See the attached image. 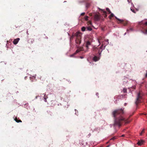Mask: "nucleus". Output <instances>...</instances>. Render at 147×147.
I'll use <instances>...</instances> for the list:
<instances>
[{"label":"nucleus","mask_w":147,"mask_h":147,"mask_svg":"<svg viewBox=\"0 0 147 147\" xmlns=\"http://www.w3.org/2000/svg\"><path fill=\"white\" fill-rule=\"evenodd\" d=\"M144 131H145V129H143L142 130V131L140 133V135H142V134L144 133Z\"/></svg>","instance_id":"nucleus-23"},{"label":"nucleus","mask_w":147,"mask_h":147,"mask_svg":"<svg viewBox=\"0 0 147 147\" xmlns=\"http://www.w3.org/2000/svg\"><path fill=\"white\" fill-rule=\"evenodd\" d=\"M91 42L90 40L88 41L86 43V47L87 49H88L89 46L91 45Z\"/></svg>","instance_id":"nucleus-10"},{"label":"nucleus","mask_w":147,"mask_h":147,"mask_svg":"<svg viewBox=\"0 0 147 147\" xmlns=\"http://www.w3.org/2000/svg\"><path fill=\"white\" fill-rule=\"evenodd\" d=\"M124 108L116 109L112 112V115L114 118V126L120 127L123 123H128L130 121L123 118L121 115L124 113Z\"/></svg>","instance_id":"nucleus-1"},{"label":"nucleus","mask_w":147,"mask_h":147,"mask_svg":"<svg viewBox=\"0 0 147 147\" xmlns=\"http://www.w3.org/2000/svg\"><path fill=\"white\" fill-rule=\"evenodd\" d=\"M15 120L16 121V122H17V123L22 122V121L20 120H18L16 118L15 119Z\"/></svg>","instance_id":"nucleus-14"},{"label":"nucleus","mask_w":147,"mask_h":147,"mask_svg":"<svg viewBox=\"0 0 147 147\" xmlns=\"http://www.w3.org/2000/svg\"><path fill=\"white\" fill-rule=\"evenodd\" d=\"M144 142L145 141L143 140H139L138 141L137 144L138 145L140 146L143 144Z\"/></svg>","instance_id":"nucleus-7"},{"label":"nucleus","mask_w":147,"mask_h":147,"mask_svg":"<svg viewBox=\"0 0 147 147\" xmlns=\"http://www.w3.org/2000/svg\"><path fill=\"white\" fill-rule=\"evenodd\" d=\"M88 17L87 16H86L84 17L85 20L86 21L88 20Z\"/></svg>","instance_id":"nucleus-24"},{"label":"nucleus","mask_w":147,"mask_h":147,"mask_svg":"<svg viewBox=\"0 0 147 147\" xmlns=\"http://www.w3.org/2000/svg\"><path fill=\"white\" fill-rule=\"evenodd\" d=\"M83 50V48L82 47H80L79 49H78L73 54H71L70 55V56L71 57H74V56L76 55L77 53L80 52V51H82Z\"/></svg>","instance_id":"nucleus-5"},{"label":"nucleus","mask_w":147,"mask_h":147,"mask_svg":"<svg viewBox=\"0 0 147 147\" xmlns=\"http://www.w3.org/2000/svg\"><path fill=\"white\" fill-rule=\"evenodd\" d=\"M20 39L19 38L14 39L13 41V43L14 45H16L18 42L20 40Z\"/></svg>","instance_id":"nucleus-8"},{"label":"nucleus","mask_w":147,"mask_h":147,"mask_svg":"<svg viewBox=\"0 0 147 147\" xmlns=\"http://www.w3.org/2000/svg\"><path fill=\"white\" fill-rule=\"evenodd\" d=\"M115 18L116 19L118 20L120 22V23L122 22V24H123V25L124 26H125L127 25V22H124L123 20H121L120 19H119L118 18H117L116 17H115Z\"/></svg>","instance_id":"nucleus-6"},{"label":"nucleus","mask_w":147,"mask_h":147,"mask_svg":"<svg viewBox=\"0 0 147 147\" xmlns=\"http://www.w3.org/2000/svg\"><path fill=\"white\" fill-rule=\"evenodd\" d=\"M99 59V58L97 57L96 56H95L93 58V60L95 61H96L98 60Z\"/></svg>","instance_id":"nucleus-12"},{"label":"nucleus","mask_w":147,"mask_h":147,"mask_svg":"<svg viewBox=\"0 0 147 147\" xmlns=\"http://www.w3.org/2000/svg\"><path fill=\"white\" fill-rule=\"evenodd\" d=\"M81 58H83L82 57H81Z\"/></svg>","instance_id":"nucleus-39"},{"label":"nucleus","mask_w":147,"mask_h":147,"mask_svg":"<svg viewBox=\"0 0 147 147\" xmlns=\"http://www.w3.org/2000/svg\"><path fill=\"white\" fill-rule=\"evenodd\" d=\"M85 13H82L81 14V16H84L85 15Z\"/></svg>","instance_id":"nucleus-29"},{"label":"nucleus","mask_w":147,"mask_h":147,"mask_svg":"<svg viewBox=\"0 0 147 147\" xmlns=\"http://www.w3.org/2000/svg\"><path fill=\"white\" fill-rule=\"evenodd\" d=\"M139 24L141 25H142V26L143 27L144 26H147V22L144 23L143 21H142L139 23Z\"/></svg>","instance_id":"nucleus-9"},{"label":"nucleus","mask_w":147,"mask_h":147,"mask_svg":"<svg viewBox=\"0 0 147 147\" xmlns=\"http://www.w3.org/2000/svg\"><path fill=\"white\" fill-rule=\"evenodd\" d=\"M127 1H129V0H128Z\"/></svg>","instance_id":"nucleus-40"},{"label":"nucleus","mask_w":147,"mask_h":147,"mask_svg":"<svg viewBox=\"0 0 147 147\" xmlns=\"http://www.w3.org/2000/svg\"><path fill=\"white\" fill-rule=\"evenodd\" d=\"M76 37V42L78 45H79L81 43V33L79 32H77L75 33Z\"/></svg>","instance_id":"nucleus-3"},{"label":"nucleus","mask_w":147,"mask_h":147,"mask_svg":"<svg viewBox=\"0 0 147 147\" xmlns=\"http://www.w3.org/2000/svg\"><path fill=\"white\" fill-rule=\"evenodd\" d=\"M110 146V145H108L106 147H109Z\"/></svg>","instance_id":"nucleus-34"},{"label":"nucleus","mask_w":147,"mask_h":147,"mask_svg":"<svg viewBox=\"0 0 147 147\" xmlns=\"http://www.w3.org/2000/svg\"><path fill=\"white\" fill-rule=\"evenodd\" d=\"M105 41L107 42L108 44L109 43V42H108L109 40L108 39L106 40Z\"/></svg>","instance_id":"nucleus-31"},{"label":"nucleus","mask_w":147,"mask_h":147,"mask_svg":"<svg viewBox=\"0 0 147 147\" xmlns=\"http://www.w3.org/2000/svg\"><path fill=\"white\" fill-rule=\"evenodd\" d=\"M90 6V4L88 3H87L86 4V8H88Z\"/></svg>","instance_id":"nucleus-19"},{"label":"nucleus","mask_w":147,"mask_h":147,"mask_svg":"<svg viewBox=\"0 0 147 147\" xmlns=\"http://www.w3.org/2000/svg\"><path fill=\"white\" fill-rule=\"evenodd\" d=\"M98 94V93H96V95L97 96Z\"/></svg>","instance_id":"nucleus-36"},{"label":"nucleus","mask_w":147,"mask_h":147,"mask_svg":"<svg viewBox=\"0 0 147 147\" xmlns=\"http://www.w3.org/2000/svg\"><path fill=\"white\" fill-rule=\"evenodd\" d=\"M76 36L75 34H73L71 37L70 39H73L74 37Z\"/></svg>","instance_id":"nucleus-22"},{"label":"nucleus","mask_w":147,"mask_h":147,"mask_svg":"<svg viewBox=\"0 0 147 147\" xmlns=\"http://www.w3.org/2000/svg\"><path fill=\"white\" fill-rule=\"evenodd\" d=\"M86 28L84 27H83L82 28L81 30L82 31H84L85 30Z\"/></svg>","instance_id":"nucleus-18"},{"label":"nucleus","mask_w":147,"mask_h":147,"mask_svg":"<svg viewBox=\"0 0 147 147\" xmlns=\"http://www.w3.org/2000/svg\"><path fill=\"white\" fill-rule=\"evenodd\" d=\"M37 96H36V99H37Z\"/></svg>","instance_id":"nucleus-37"},{"label":"nucleus","mask_w":147,"mask_h":147,"mask_svg":"<svg viewBox=\"0 0 147 147\" xmlns=\"http://www.w3.org/2000/svg\"><path fill=\"white\" fill-rule=\"evenodd\" d=\"M88 25H91L92 24L91 22L90 21H88L87 22Z\"/></svg>","instance_id":"nucleus-21"},{"label":"nucleus","mask_w":147,"mask_h":147,"mask_svg":"<svg viewBox=\"0 0 147 147\" xmlns=\"http://www.w3.org/2000/svg\"><path fill=\"white\" fill-rule=\"evenodd\" d=\"M48 98V97L46 96V95H44V100L45 101V102H47V98Z\"/></svg>","instance_id":"nucleus-16"},{"label":"nucleus","mask_w":147,"mask_h":147,"mask_svg":"<svg viewBox=\"0 0 147 147\" xmlns=\"http://www.w3.org/2000/svg\"><path fill=\"white\" fill-rule=\"evenodd\" d=\"M101 10L102 11L103 13V15H104V17L105 18H106L107 16V15L106 14L107 13H106V11H105L104 10Z\"/></svg>","instance_id":"nucleus-13"},{"label":"nucleus","mask_w":147,"mask_h":147,"mask_svg":"<svg viewBox=\"0 0 147 147\" xmlns=\"http://www.w3.org/2000/svg\"><path fill=\"white\" fill-rule=\"evenodd\" d=\"M102 46L100 47L98 46L97 47L95 46L93 47L92 49V53L94 54H98V55H100L102 51Z\"/></svg>","instance_id":"nucleus-2"},{"label":"nucleus","mask_w":147,"mask_h":147,"mask_svg":"<svg viewBox=\"0 0 147 147\" xmlns=\"http://www.w3.org/2000/svg\"><path fill=\"white\" fill-rule=\"evenodd\" d=\"M124 136V135H122V136H123H123Z\"/></svg>","instance_id":"nucleus-38"},{"label":"nucleus","mask_w":147,"mask_h":147,"mask_svg":"<svg viewBox=\"0 0 147 147\" xmlns=\"http://www.w3.org/2000/svg\"><path fill=\"white\" fill-rule=\"evenodd\" d=\"M145 77H146V78H147V73H146V75H145Z\"/></svg>","instance_id":"nucleus-32"},{"label":"nucleus","mask_w":147,"mask_h":147,"mask_svg":"<svg viewBox=\"0 0 147 147\" xmlns=\"http://www.w3.org/2000/svg\"><path fill=\"white\" fill-rule=\"evenodd\" d=\"M115 139V137H113V138H111V140H114Z\"/></svg>","instance_id":"nucleus-30"},{"label":"nucleus","mask_w":147,"mask_h":147,"mask_svg":"<svg viewBox=\"0 0 147 147\" xmlns=\"http://www.w3.org/2000/svg\"><path fill=\"white\" fill-rule=\"evenodd\" d=\"M131 10L134 13H136V12L135 11L134 9H131Z\"/></svg>","instance_id":"nucleus-26"},{"label":"nucleus","mask_w":147,"mask_h":147,"mask_svg":"<svg viewBox=\"0 0 147 147\" xmlns=\"http://www.w3.org/2000/svg\"><path fill=\"white\" fill-rule=\"evenodd\" d=\"M144 33L145 34H147V29L145 30Z\"/></svg>","instance_id":"nucleus-27"},{"label":"nucleus","mask_w":147,"mask_h":147,"mask_svg":"<svg viewBox=\"0 0 147 147\" xmlns=\"http://www.w3.org/2000/svg\"><path fill=\"white\" fill-rule=\"evenodd\" d=\"M131 30V31H133V28H130L129 29V30H127V31H128V30Z\"/></svg>","instance_id":"nucleus-28"},{"label":"nucleus","mask_w":147,"mask_h":147,"mask_svg":"<svg viewBox=\"0 0 147 147\" xmlns=\"http://www.w3.org/2000/svg\"><path fill=\"white\" fill-rule=\"evenodd\" d=\"M89 15L90 16H92V13H89Z\"/></svg>","instance_id":"nucleus-33"},{"label":"nucleus","mask_w":147,"mask_h":147,"mask_svg":"<svg viewBox=\"0 0 147 147\" xmlns=\"http://www.w3.org/2000/svg\"><path fill=\"white\" fill-rule=\"evenodd\" d=\"M114 15L113 13H111V15L109 16V19H111L112 17H114Z\"/></svg>","instance_id":"nucleus-17"},{"label":"nucleus","mask_w":147,"mask_h":147,"mask_svg":"<svg viewBox=\"0 0 147 147\" xmlns=\"http://www.w3.org/2000/svg\"><path fill=\"white\" fill-rule=\"evenodd\" d=\"M106 9L107 11L109 13H111V11L110 10L109 8H106Z\"/></svg>","instance_id":"nucleus-20"},{"label":"nucleus","mask_w":147,"mask_h":147,"mask_svg":"<svg viewBox=\"0 0 147 147\" xmlns=\"http://www.w3.org/2000/svg\"><path fill=\"white\" fill-rule=\"evenodd\" d=\"M86 29H87V30H88V31H90L92 30V28L90 27H87Z\"/></svg>","instance_id":"nucleus-15"},{"label":"nucleus","mask_w":147,"mask_h":147,"mask_svg":"<svg viewBox=\"0 0 147 147\" xmlns=\"http://www.w3.org/2000/svg\"><path fill=\"white\" fill-rule=\"evenodd\" d=\"M123 92L124 93H125L126 92H127V89H126L124 88L123 90Z\"/></svg>","instance_id":"nucleus-25"},{"label":"nucleus","mask_w":147,"mask_h":147,"mask_svg":"<svg viewBox=\"0 0 147 147\" xmlns=\"http://www.w3.org/2000/svg\"><path fill=\"white\" fill-rule=\"evenodd\" d=\"M94 18L96 21H97L100 19V17L98 15L96 14L94 16Z\"/></svg>","instance_id":"nucleus-11"},{"label":"nucleus","mask_w":147,"mask_h":147,"mask_svg":"<svg viewBox=\"0 0 147 147\" xmlns=\"http://www.w3.org/2000/svg\"><path fill=\"white\" fill-rule=\"evenodd\" d=\"M142 99V96L140 93H139L138 94L136 100L135 102L136 104L137 105L138 103L141 102L140 100Z\"/></svg>","instance_id":"nucleus-4"},{"label":"nucleus","mask_w":147,"mask_h":147,"mask_svg":"<svg viewBox=\"0 0 147 147\" xmlns=\"http://www.w3.org/2000/svg\"><path fill=\"white\" fill-rule=\"evenodd\" d=\"M126 104H127V103H125L124 104V105H125V106H126Z\"/></svg>","instance_id":"nucleus-35"}]
</instances>
